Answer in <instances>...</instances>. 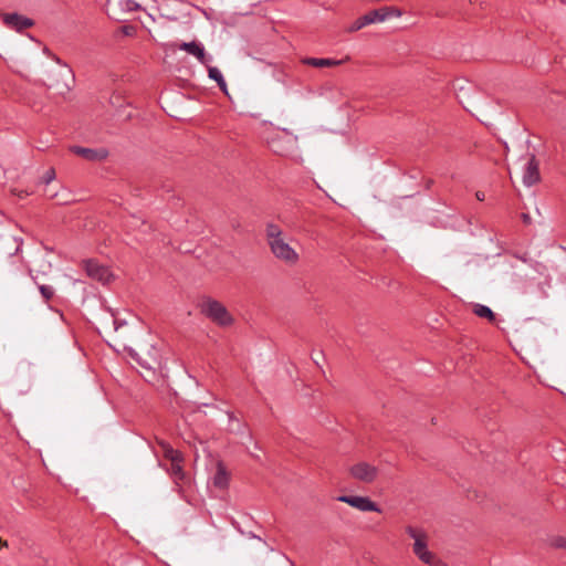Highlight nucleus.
<instances>
[{
	"instance_id": "obj_1",
	"label": "nucleus",
	"mask_w": 566,
	"mask_h": 566,
	"mask_svg": "<svg viewBox=\"0 0 566 566\" xmlns=\"http://www.w3.org/2000/svg\"><path fill=\"white\" fill-rule=\"evenodd\" d=\"M200 312L212 323L220 327H229L234 319L227 307L219 301L211 297H203L199 304Z\"/></svg>"
},
{
	"instance_id": "obj_2",
	"label": "nucleus",
	"mask_w": 566,
	"mask_h": 566,
	"mask_svg": "<svg viewBox=\"0 0 566 566\" xmlns=\"http://www.w3.org/2000/svg\"><path fill=\"white\" fill-rule=\"evenodd\" d=\"M53 60L60 65L59 70L50 75L49 87L55 90L60 95H64L72 88L75 77L72 69L63 64L59 56L53 55Z\"/></svg>"
},
{
	"instance_id": "obj_3",
	"label": "nucleus",
	"mask_w": 566,
	"mask_h": 566,
	"mask_svg": "<svg viewBox=\"0 0 566 566\" xmlns=\"http://www.w3.org/2000/svg\"><path fill=\"white\" fill-rule=\"evenodd\" d=\"M407 534L413 539V553L423 564L430 565L433 562V554L428 549L426 533L422 530L408 526Z\"/></svg>"
},
{
	"instance_id": "obj_4",
	"label": "nucleus",
	"mask_w": 566,
	"mask_h": 566,
	"mask_svg": "<svg viewBox=\"0 0 566 566\" xmlns=\"http://www.w3.org/2000/svg\"><path fill=\"white\" fill-rule=\"evenodd\" d=\"M272 254L280 261L293 265L298 262V253L286 242L285 238L269 243Z\"/></svg>"
},
{
	"instance_id": "obj_5",
	"label": "nucleus",
	"mask_w": 566,
	"mask_h": 566,
	"mask_svg": "<svg viewBox=\"0 0 566 566\" xmlns=\"http://www.w3.org/2000/svg\"><path fill=\"white\" fill-rule=\"evenodd\" d=\"M337 501L346 503L361 512H380L378 505L366 496L339 495Z\"/></svg>"
},
{
	"instance_id": "obj_6",
	"label": "nucleus",
	"mask_w": 566,
	"mask_h": 566,
	"mask_svg": "<svg viewBox=\"0 0 566 566\" xmlns=\"http://www.w3.org/2000/svg\"><path fill=\"white\" fill-rule=\"evenodd\" d=\"M387 19H388V10L387 9L373 10V11L364 14L363 17L358 18L349 27V31L350 32L358 31L368 24L376 23V22H384Z\"/></svg>"
},
{
	"instance_id": "obj_7",
	"label": "nucleus",
	"mask_w": 566,
	"mask_h": 566,
	"mask_svg": "<svg viewBox=\"0 0 566 566\" xmlns=\"http://www.w3.org/2000/svg\"><path fill=\"white\" fill-rule=\"evenodd\" d=\"M70 150L85 160L93 163L103 161L108 156V150L104 147L87 148L82 146H71Z\"/></svg>"
},
{
	"instance_id": "obj_8",
	"label": "nucleus",
	"mask_w": 566,
	"mask_h": 566,
	"mask_svg": "<svg viewBox=\"0 0 566 566\" xmlns=\"http://www.w3.org/2000/svg\"><path fill=\"white\" fill-rule=\"evenodd\" d=\"M179 49L181 51H185L187 52L188 54L190 55H193L195 57H197V60L202 64V65H208L212 62L213 57L212 55L210 54H207L206 50H205V46L200 43V42H197V41H191V42H182L180 45H179Z\"/></svg>"
},
{
	"instance_id": "obj_9",
	"label": "nucleus",
	"mask_w": 566,
	"mask_h": 566,
	"mask_svg": "<svg viewBox=\"0 0 566 566\" xmlns=\"http://www.w3.org/2000/svg\"><path fill=\"white\" fill-rule=\"evenodd\" d=\"M350 474L363 482H373L377 476V468L366 462H359L350 468Z\"/></svg>"
},
{
	"instance_id": "obj_10",
	"label": "nucleus",
	"mask_w": 566,
	"mask_h": 566,
	"mask_svg": "<svg viewBox=\"0 0 566 566\" xmlns=\"http://www.w3.org/2000/svg\"><path fill=\"white\" fill-rule=\"evenodd\" d=\"M3 23L18 32H21L24 29L31 28L34 22L32 19L21 15L19 13H3L2 14Z\"/></svg>"
},
{
	"instance_id": "obj_11",
	"label": "nucleus",
	"mask_w": 566,
	"mask_h": 566,
	"mask_svg": "<svg viewBox=\"0 0 566 566\" xmlns=\"http://www.w3.org/2000/svg\"><path fill=\"white\" fill-rule=\"evenodd\" d=\"M85 270L88 276L102 282L103 284L108 283L112 276L111 271L107 266H104L93 260L86 261Z\"/></svg>"
},
{
	"instance_id": "obj_12",
	"label": "nucleus",
	"mask_w": 566,
	"mask_h": 566,
	"mask_svg": "<svg viewBox=\"0 0 566 566\" xmlns=\"http://www.w3.org/2000/svg\"><path fill=\"white\" fill-rule=\"evenodd\" d=\"M539 180L538 163L534 155H531L525 164L523 172V184L526 187H532Z\"/></svg>"
},
{
	"instance_id": "obj_13",
	"label": "nucleus",
	"mask_w": 566,
	"mask_h": 566,
	"mask_svg": "<svg viewBox=\"0 0 566 566\" xmlns=\"http://www.w3.org/2000/svg\"><path fill=\"white\" fill-rule=\"evenodd\" d=\"M212 483L218 489H226L229 485V473L226 467L219 462L217 465V471L212 478Z\"/></svg>"
},
{
	"instance_id": "obj_14",
	"label": "nucleus",
	"mask_w": 566,
	"mask_h": 566,
	"mask_svg": "<svg viewBox=\"0 0 566 566\" xmlns=\"http://www.w3.org/2000/svg\"><path fill=\"white\" fill-rule=\"evenodd\" d=\"M302 63L314 67H329L339 65L342 61L334 59L304 57Z\"/></svg>"
},
{
	"instance_id": "obj_15",
	"label": "nucleus",
	"mask_w": 566,
	"mask_h": 566,
	"mask_svg": "<svg viewBox=\"0 0 566 566\" xmlns=\"http://www.w3.org/2000/svg\"><path fill=\"white\" fill-rule=\"evenodd\" d=\"M182 461L171 462L169 472L174 478L176 485L180 489V482L186 483L189 479L181 467Z\"/></svg>"
},
{
	"instance_id": "obj_16",
	"label": "nucleus",
	"mask_w": 566,
	"mask_h": 566,
	"mask_svg": "<svg viewBox=\"0 0 566 566\" xmlns=\"http://www.w3.org/2000/svg\"><path fill=\"white\" fill-rule=\"evenodd\" d=\"M208 67V76L210 80H213L217 82L219 88L227 93V83L226 80L221 73V71L216 66H210V64L206 65Z\"/></svg>"
},
{
	"instance_id": "obj_17",
	"label": "nucleus",
	"mask_w": 566,
	"mask_h": 566,
	"mask_svg": "<svg viewBox=\"0 0 566 566\" xmlns=\"http://www.w3.org/2000/svg\"><path fill=\"white\" fill-rule=\"evenodd\" d=\"M283 231L282 229L280 228V226L273 223V222H269L265 227V238H266V242L268 244L273 242L274 240H277V239H281L283 238Z\"/></svg>"
},
{
	"instance_id": "obj_18",
	"label": "nucleus",
	"mask_w": 566,
	"mask_h": 566,
	"mask_svg": "<svg viewBox=\"0 0 566 566\" xmlns=\"http://www.w3.org/2000/svg\"><path fill=\"white\" fill-rule=\"evenodd\" d=\"M159 444L161 447L165 458L168 459L170 462L184 460L182 454L179 451L175 450L169 443L160 441Z\"/></svg>"
},
{
	"instance_id": "obj_19",
	"label": "nucleus",
	"mask_w": 566,
	"mask_h": 566,
	"mask_svg": "<svg viewBox=\"0 0 566 566\" xmlns=\"http://www.w3.org/2000/svg\"><path fill=\"white\" fill-rule=\"evenodd\" d=\"M473 313L479 316V317H482V318H486L489 319L490 322H493L495 321V314L493 313V311L486 306V305H483V304H473V308H472Z\"/></svg>"
},
{
	"instance_id": "obj_20",
	"label": "nucleus",
	"mask_w": 566,
	"mask_h": 566,
	"mask_svg": "<svg viewBox=\"0 0 566 566\" xmlns=\"http://www.w3.org/2000/svg\"><path fill=\"white\" fill-rule=\"evenodd\" d=\"M546 544L549 547L566 551V537L562 535H548L546 538Z\"/></svg>"
},
{
	"instance_id": "obj_21",
	"label": "nucleus",
	"mask_w": 566,
	"mask_h": 566,
	"mask_svg": "<svg viewBox=\"0 0 566 566\" xmlns=\"http://www.w3.org/2000/svg\"><path fill=\"white\" fill-rule=\"evenodd\" d=\"M39 291L45 301H49L54 295V289L51 285H39Z\"/></svg>"
},
{
	"instance_id": "obj_22",
	"label": "nucleus",
	"mask_w": 566,
	"mask_h": 566,
	"mask_svg": "<svg viewBox=\"0 0 566 566\" xmlns=\"http://www.w3.org/2000/svg\"><path fill=\"white\" fill-rule=\"evenodd\" d=\"M54 178L55 171L53 168L49 169L43 177L45 184H50Z\"/></svg>"
},
{
	"instance_id": "obj_23",
	"label": "nucleus",
	"mask_w": 566,
	"mask_h": 566,
	"mask_svg": "<svg viewBox=\"0 0 566 566\" xmlns=\"http://www.w3.org/2000/svg\"><path fill=\"white\" fill-rule=\"evenodd\" d=\"M386 9L388 10V18L401 15V11L399 9H395V8H386Z\"/></svg>"
},
{
	"instance_id": "obj_24",
	"label": "nucleus",
	"mask_w": 566,
	"mask_h": 566,
	"mask_svg": "<svg viewBox=\"0 0 566 566\" xmlns=\"http://www.w3.org/2000/svg\"><path fill=\"white\" fill-rule=\"evenodd\" d=\"M126 324L125 321H120V319H117V318H114L113 319V325H114V329L115 331H118L122 326H124Z\"/></svg>"
},
{
	"instance_id": "obj_25",
	"label": "nucleus",
	"mask_w": 566,
	"mask_h": 566,
	"mask_svg": "<svg viewBox=\"0 0 566 566\" xmlns=\"http://www.w3.org/2000/svg\"><path fill=\"white\" fill-rule=\"evenodd\" d=\"M127 352H128V355L135 360L137 361L139 359V355L138 353L134 349V348H127Z\"/></svg>"
},
{
	"instance_id": "obj_26",
	"label": "nucleus",
	"mask_w": 566,
	"mask_h": 566,
	"mask_svg": "<svg viewBox=\"0 0 566 566\" xmlns=\"http://www.w3.org/2000/svg\"><path fill=\"white\" fill-rule=\"evenodd\" d=\"M136 363H138L145 369H151V366L149 365V363L146 360H143L140 357Z\"/></svg>"
},
{
	"instance_id": "obj_27",
	"label": "nucleus",
	"mask_w": 566,
	"mask_h": 566,
	"mask_svg": "<svg viewBox=\"0 0 566 566\" xmlns=\"http://www.w3.org/2000/svg\"><path fill=\"white\" fill-rule=\"evenodd\" d=\"M240 532H241L242 534H244V532H242L241 530H240ZM245 535H247L248 537H250V538H256V539H259V541H262V538H261L260 536L255 535V534H254V533H252V532L245 533Z\"/></svg>"
},
{
	"instance_id": "obj_28",
	"label": "nucleus",
	"mask_w": 566,
	"mask_h": 566,
	"mask_svg": "<svg viewBox=\"0 0 566 566\" xmlns=\"http://www.w3.org/2000/svg\"><path fill=\"white\" fill-rule=\"evenodd\" d=\"M475 197L480 201H483L485 199V195L482 191H476Z\"/></svg>"
},
{
	"instance_id": "obj_29",
	"label": "nucleus",
	"mask_w": 566,
	"mask_h": 566,
	"mask_svg": "<svg viewBox=\"0 0 566 566\" xmlns=\"http://www.w3.org/2000/svg\"><path fill=\"white\" fill-rule=\"evenodd\" d=\"M522 219H523V221H524L525 223H530V221H531V217H530L527 213H523V214H522Z\"/></svg>"
},
{
	"instance_id": "obj_30",
	"label": "nucleus",
	"mask_w": 566,
	"mask_h": 566,
	"mask_svg": "<svg viewBox=\"0 0 566 566\" xmlns=\"http://www.w3.org/2000/svg\"><path fill=\"white\" fill-rule=\"evenodd\" d=\"M0 544H1L2 546H7V545H8V544H7V542H2L1 539H0Z\"/></svg>"
}]
</instances>
